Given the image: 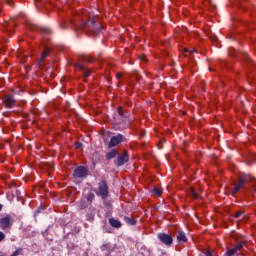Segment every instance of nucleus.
Masks as SVG:
<instances>
[{"instance_id":"1","label":"nucleus","mask_w":256,"mask_h":256,"mask_svg":"<svg viewBox=\"0 0 256 256\" xmlns=\"http://www.w3.org/2000/svg\"><path fill=\"white\" fill-rule=\"evenodd\" d=\"M112 117L116 129H127V127H131V124L133 123L131 112L123 108V106H118Z\"/></svg>"},{"instance_id":"2","label":"nucleus","mask_w":256,"mask_h":256,"mask_svg":"<svg viewBox=\"0 0 256 256\" xmlns=\"http://www.w3.org/2000/svg\"><path fill=\"white\" fill-rule=\"evenodd\" d=\"M70 25H73L75 29H88V31L93 33L96 37L101 33V31H103L101 22H97V20H95V16H89V19L82 20L80 24L71 20Z\"/></svg>"},{"instance_id":"3","label":"nucleus","mask_w":256,"mask_h":256,"mask_svg":"<svg viewBox=\"0 0 256 256\" xmlns=\"http://www.w3.org/2000/svg\"><path fill=\"white\" fill-rule=\"evenodd\" d=\"M251 183H256V180L253 178V176L248 174L240 175L238 178V183L233 184V188L231 190L232 195H237V193H239V191H241L243 188L247 189V185L248 187H254L255 184Z\"/></svg>"},{"instance_id":"4","label":"nucleus","mask_w":256,"mask_h":256,"mask_svg":"<svg viewBox=\"0 0 256 256\" xmlns=\"http://www.w3.org/2000/svg\"><path fill=\"white\" fill-rule=\"evenodd\" d=\"M85 62L93 63V60L89 56H84L75 64V68L78 69V71H82L83 77H91V70L85 69V65H83Z\"/></svg>"},{"instance_id":"5","label":"nucleus","mask_w":256,"mask_h":256,"mask_svg":"<svg viewBox=\"0 0 256 256\" xmlns=\"http://www.w3.org/2000/svg\"><path fill=\"white\" fill-rule=\"evenodd\" d=\"M96 195L101 197V199L105 200L109 197V185H107V180L102 179L98 183V191H96Z\"/></svg>"},{"instance_id":"6","label":"nucleus","mask_w":256,"mask_h":256,"mask_svg":"<svg viewBox=\"0 0 256 256\" xmlns=\"http://www.w3.org/2000/svg\"><path fill=\"white\" fill-rule=\"evenodd\" d=\"M126 141H127V138L125 137V135L121 133H117L116 135L110 138L108 147L109 149H113V147H117V145H121V143H125Z\"/></svg>"},{"instance_id":"7","label":"nucleus","mask_w":256,"mask_h":256,"mask_svg":"<svg viewBox=\"0 0 256 256\" xmlns=\"http://www.w3.org/2000/svg\"><path fill=\"white\" fill-rule=\"evenodd\" d=\"M126 163H129V152L127 150H123L122 153L118 154L114 161V165H116V167H123Z\"/></svg>"},{"instance_id":"8","label":"nucleus","mask_w":256,"mask_h":256,"mask_svg":"<svg viewBox=\"0 0 256 256\" xmlns=\"http://www.w3.org/2000/svg\"><path fill=\"white\" fill-rule=\"evenodd\" d=\"M11 227H13V217H11V215H6L0 219V229H2V231L11 229Z\"/></svg>"},{"instance_id":"9","label":"nucleus","mask_w":256,"mask_h":256,"mask_svg":"<svg viewBox=\"0 0 256 256\" xmlns=\"http://www.w3.org/2000/svg\"><path fill=\"white\" fill-rule=\"evenodd\" d=\"M89 175V170L85 166H78L74 172H73V177L75 179H83Z\"/></svg>"},{"instance_id":"10","label":"nucleus","mask_w":256,"mask_h":256,"mask_svg":"<svg viewBox=\"0 0 256 256\" xmlns=\"http://www.w3.org/2000/svg\"><path fill=\"white\" fill-rule=\"evenodd\" d=\"M157 237L163 245H166V247H171L173 245V236L170 234L158 233Z\"/></svg>"},{"instance_id":"11","label":"nucleus","mask_w":256,"mask_h":256,"mask_svg":"<svg viewBox=\"0 0 256 256\" xmlns=\"http://www.w3.org/2000/svg\"><path fill=\"white\" fill-rule=\"evenodd\" d=\"M3 31L8 35H13L15 33V21H5L3 23Z\"/></svg>"},{"instance_id":"12","label":"nucleus","mask_w":256,"mask_h":256,"mask_svg":"<svg viewBox=\"0 0 256 256\" xmlns=\"http://www.w3.org/2000/svg\"><path fill=\"white\" fill-rule=\"evenodd\" d=\"M243 247H245V242H240L238 243L235 248H232L230 250H227L225 255L226 256H233V255H237L238 251H241V249H243Z\"/></svg>"},{"instance_id":"13","label":"nucleus","mask_w":256,"mask_h":256,"mask_svg":"<svg viewBox=\"0 0 256 256\" xmlns=\"http://www.w3.org/2000/svg\"><path fill=\"white\" fill-rule=\"evenodd\" d=\"M4 103L8 109L15 107V98L12 95H7L4 98Z\"/></svg>"},{"instance_id":"14","label":"nucleus","mask_w":256,"mask_h":256,"mask_svg":"<svg viewBox=\"0 0 256 256\" xmlns=\"http://www.w3.org/2000/svg\"><path fill=\"white\" fill-rule=\"evenodd\" d=\"M108 221L111 227H114V229H121L123 227V223L115 218H109Z\"/></svg>"},{"instance_id":"15","label":"nucleus","mask_w":256,"mask_h":256,"mask_svg":"<svg viewBox=\"0 0 256 256\" xmlns=\"http://www.w3.org/2000/svg\"><path fill=\"white\" fill-rule=\"evenodd\" d=\"M178 243H187L188 239H187V234H185V232L183 231H178V235L176 237Z\"/></svg>"},{"instance_id":"16","label":"nucleus","mask_w":256,"mask_h":256,"mask_svg":"<svg viewBox=\"0 0 256 256\" xmlns=\"http://www.w3.org/2000/svg\"><path fill=\"white\" fill-rule=\"evenodd\" d=\"M49 53H51V49L45 48L44 51L42 52L41 59L39 60V65H43V61L49 57Z\"/></svg>"},{"instance_id":"17","label":"nucleus","mask_w":256,"mask_h":256,"mask_svg":"<svg viewBox=\"0 0 256 256\" xmlns=\"http://www.w3.org/2000/svg\"><path fill=\"white\" fill-rule=\"evenodd\" d=\"M117 155H119V151H117V149H113L111 152L106 154V159L107 161H111V159H115Z\"/></svg>"},{"instance_id":"18","label":"nucleus","mask_w":256,"mask_h":256,"mask_svg":"<svg viewBox=\"0 0 256 256\" xmlns=\"http://www.w3.org/2000/svg\"><path fill=\"white\" fill-rule=\"evenodd\" d=\"M123 219H124L125 223H127V225H130V226L137 225V220H135V218H133V217L124 216Z\"/></svg>"},{"instance_id":"19","label":"nucleus","mask_w":256,"mask_h":256,"mask_svg":"<svg viewBox=\"0 0 256 256\" xmlns=\"http://www.w3.org/2000/svg\"><path fill=\"white\" fill-rule=\"evenodd\" d=\"M101 251H107L108 253H111L113 251V247L111 246V243H105L101 246Z\"/></svg>"},{"instance_id":"20","label":"nucleus","mask_w":256,"mask_h":256,"mask_svg":"<svg viewBox=\"0 0 256 256\" xmlns=\"http://www.w3.org/2000/svg\"><path fill=\"white\" fill-rule=\"evenodd\" d=\"M152 195H157V197H161V195L163 194V190H161L160 188H153L151 190Z\"/></svg>"},{"instance_id":"21","label":"nucleus","mask_w":256,"mask_h":256,"mask_svg":"<svg viewBox=\"0 0 256 256\" xmlns=\"http://www.w3.org/2000/svg\"><path fill=\"white\" fill-rule=\"evenodd\" d=\"M86 200L88 201V203H93V201L95 200V194L93 192L88 193V195L86 196Z\"/></svg>"},{"instance_id":"22","label":"nucleus","mask_w":256,"mask_h":256,"mask_svg":"<svg viewBox=\"0 0 256 256\" xmlns=\"http://www.w3.org/2000/svg\"><path fill=\"white\" fill-rule=\"evenodd\" d=\"M228 55H229V57H237L238 54H237V51H235V49L229 48Z\"/></svg>"},{"instance_id":"23","label":"nucleus","mask_w":256,"mask_h":256,"mask_svg":"<svg viewBox=\"0 0 256 256\" xmlns=\"http://www.w3.org/2000/svg\"><path fill=\"white\" fill-rule=\"evenodd\" d=\"M132 77H135L136 81H141V77L139 76V72L137 70L132 71Z\"/></svg>"},{"instance_id":"24","label":"nucleus","mask_w":256,"mask_h":256,"mask_svg":"<svg viewBox=\"0 0 256 256\" xmlns=\"http://www.w3.org/2000/svg\"><path fill=\"white\" fill-rule=\"evenodd\" d=\"M4 3L12 8L15 7V0H4Z\"/></svg>"},{"instance_id":"25","label":"nucleus","mask_w":256,"mask_h":256,"mask_svg":"<svg viewBox=\"0 0 256 256\" xmlns=\"http://www.w3.org/2000/svg\"><path fill=\"white\" fill-rule=\"evenodd\" d=\"M191 195L193 199H199V194L197 193V191H195V189H191Z\"/></svg>"},{"instance_id":"26","label":"nucleus","mask_w":256,"mask_h":256,"mask_svg":"<svg viewBox=\"0 0 256 256\" xmlns=\"http://www.w3.org/2000/svg\"><path fill=\"white\" fill-rule=\"evenodd\" d=\"M67 27V21L65 19H62L60 21V28L65 29Z\"/></svg>"},{"instance_id":"27","label":"nucleus","mask_w":256,"mask_h":256,"mask_svg":"<svg viewBox=\"0 0 256 256\" xmlns=\"http://www.w3.org/2000/svg\"><path fill=\"white\" fill-rule=\"evenodd\" d=\"M243 55V59L247 61V63H251V58L249 57V54H247L246 52L242 54Z\"/></svg>"},{"instance_id":"28","label":"nucleus","mask_w":256,"mask_h":256,"mask_svg":"<svg viewBox=\"0 0 256 256\" xmlns=\"http://www.w3.org/2000/svg\"><path fill=\"white\" fill-rule=\"evenodd\" d=\"M21 251H23V249L18 248L17 250H15L10 256H18L21 254Z\"/></svg>"},{"instance_id":"29","label":"nucleus","mask_w":256,"mask_h":256,"mask_svg":"<svg viewBox=\"0 0 256 256\" xmlns=\"http://www.w3.org/2000/svg\"><path fill=\"white\" fill-rule=\"evenodd\" d=\"M42 33H44L45 35H51V29H49V28H42Z\"/></svg>"},{"instance_id":"30","label":"nucleus","mask_w":256,"mask_h":256,"mask_svg":"<svg viewBox=\"0 0 256 256\" xmlns=\"http://www.w3.org/2000/svg\"><path fill=\"white\" fill-rule=\"evenodd\" d=\"M242 215H243V212L238 211V212L235 213L234 217H235V219H241Z\"/></svg>"},{"instance_id":"31","label":"nucleus","mask_w":256,"mask_h":256,"mask_svg":"<svg viewBox=\"0 0 256 256\" xmlns=\"http://www.w3.org/2000/svg\"><path fill=\"white\" fill-rule=\"evenodd\" d=\"M2 241H5V233H3L2 231H0V243Z\"/></svg>"},{"instance_id":"32","label":"nucleus","mask_w":256,"mask_h":256,"mask_svg":"<svg viewBox=\"0 0 256 256\" xmlns=\"http://www.w3.org/2000/svg\"><path fill=\"white\" fill-rule=\"evenodd\" d=\"M75 147H76V149H81V147H83V143L77 142V143L75 144Z\"/></svg>"},{"instance_id":"33","label":"nucleus","mask_w":256,"mask_h":256,"mask_svg":"<svg viewBox=\"0 0 256 256\" xmlns=\"http://www.w3.org/2000/svg\"><path fill=\"white\" fill-rule=\"evenodd\" d=\"M205 256H213V253L210 250H208L205 252Z\"/></svg>"},{"instance_id":"34","label":"nucleus","mask_w":256,"mask_h":256,"mask_svg":"<svg viewBox=\"0 0 256 256\" xmlns=\"http://www.w3.org/2000/svg\"><path fill=\"white\" fill-rule=\"evenodd\" d=\"M121 77H123V75L122 74H116V79H121Z\"/></svg>"},{"instance_id":"35","label":"nucleus","mask_w":256,"mask_h":256,"mask_svg":"<svg viewBox=\"0 0 256 256\" xmlns=\"http://www.w3.org/2000/svg\"><path fill=\"white\" fill-rule=\"evenodd\" d=\"M41 1L43 0H34V4L36 5V7H37V3H41Z\"/></svg>"},{"instance_id":"36","label":"nucleus","mask_w":256,"mask_h":256,"mask_svg":"<svg viewBox=\"0 0 256 256\" xmlns=\"http://www.w3.org/2000/svg\"><path fill=\"white\" fill-rule=\"evenodd\" d=\"M37 28V26H35V25H32L31 27H30V29H32V30H35Z\"/></svg>"},{"instance_id":"37","label":"nucleus","mask_w":256,"mask_h":256,"mask_svg":"<svg viewBox=\"0 0 256 256\" xmlns=\"http://www.w3.org/2000/svg\"><path fill=\"white\" fill-rule=\"evenodd\" d=\"M0 211H3V205L0 204Z\"/></svg>"},{"instance_id":"38","label":"nucleus","mask_w":256,"mask_h":256,"mask_svg":"<svg viewBox=\"0 0 256 256\" xmlns=\"http://www.w3.org/2000/svg\"><path fill=\"white\" fill-rule=\"evenodd\" d=\"M213 41H217V38H214Z\"/></svg>"}]
</instances>
